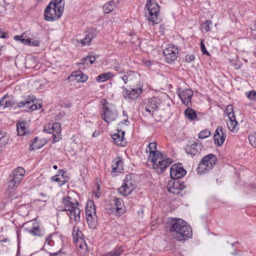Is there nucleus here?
<instances>
[{
	"mask_svg": "<svg viewBox=\"0 0 256 256\" xmlns=\"http://www.w3.org/2000/svg\"><path fill=\"white\" fill-rule=\"evenodd\" d=\"M248 140L252 146L256 148V133L252 134L249 135Z\"/></svg>",
	"mask_w": 256,
	"mask_h": 256,
	"instance_id": "obj_44",
	"label": "nucleus"
},
{
	"mask_svg": "<svg viewBox=\"0 0 256 256\" xmlns=\"http://www.w3.org/2000/svg\"><path fill=\"white\" fill-rule=\"evenodd\" d=\"M118 132L112 135V138L116 144L120 146H124V131L121 130H118Z\"/></svg>",
	"mask_w": 256,
	"mask_h": 256,
	"instance_id": "obj_19",
	"label": "nucleus"
},
{
	"mask_svg": "<svg viewBox=\"0 0 256 256\" xmlns=\"http://www.w3.org/2000/svg\"><path fill=\"white\" fill-rule=\"evenodd\" d=\"M130 121L128 120V118H126L125 120H122L120 123H118V127L120 128V126L121 124H124L126 125H128L130 124Z\"/></svg>",
	"mask_w": 256,
	"mask_h": 256,
	"instance_id": "obj_55",
	"label": "nucleus"
},
{
	"mask_svg": "<svg viewBox=\"0 0 256 256\" xmlns=\"http://www.w3.org/2000/svg\"><path fill=\"white\" fill-rule=\"evenodd\" d=\"M113 76L112 73L108 72L100 74L98 76L96 79L98 82H103Z\"/></svg>",
	"mask_w": 256,
	"mask_h": 256,
	"instance_id": "obj_33",
	"label": "nucleus"
},
{
	"mask_svg": "<svg viewBox=\"0 0 256 256\" xmlns=\"http://www.w3.org/2000/svg\"><path fill=\"white\" fill-rule=\"evenodd\" d=\"M5 107H10L14 106L16 104L19 108H28V112L33 111L37 109H39L42 107L40 104H37V100L35 97L28 96L22 101L18 102H16L13 100H6Z\"/></svg>",
	"mask_w": 256,
	"mask_h": 256,
	"instance_id": "obj_3",
	"label": "nucleus"
},
{
	"mask_svg": "<svg viewBox=\"0 0 256 256\" xmlns=\"http://www.w3.org/2000/svg\"><path fill=\"white\" fill-rule=\"evenodd\" d=\"M151 110L152 109L150 108L148 106V105H146V106L145 108L146 111L149 112L151 114L152 116H153L154 110Z\"/></svg>",
	"mask_w": 256,
	"mask_h": 256,
	"instance_id": "obj_56",
	"label": "nucleus"
},
{
	"mask_svg": "<svg viewBox=\"0 0 256 256\" xmlns=\"http://www.w3.org/2000/svg\"><path fill=\"white\" fill-rule=\"evenodd\" d=\"M63 12L60 9H57L48 4L45 8L44 18L47 21H54L58 20L62 16Z\"/></svg>",
	"mask_w": 256,
	"mask_h": 256,
	"instance_id": "obj_10",
	"label": "nucleus"
},
{
	"mask_svg": "<svg viewBox=\"0 0 256 256\" xmlns=\"http://www.w3.org/2000/svg\"><path fill=\"white\" fill-rule=\"evenodd\" d=\"M231 254L234 256L238 254V250H234V252H231Z\"/></svg>",
	"mask_w": 256,
	"mask_h": 256,
	"instance_id": "obj_63",
	"label": "nucleus"
},
{
	"mask_svg": "<svg viewBox=\"0 0 256 256\" xmlns=\"http://www.w3.org/2000/svg\"><path fill=\"white\" fill-rule=\"evenodd\" d=\"M49 4H52V6L55 7V8L60 9L62 12H64V0H52Z\"/></svg>",
	"mask_w": 256,
	"mask_h": 256,
	"instance_id": "obj_27",
	"label": "nucleus"
},
{
	"mask_svg": "<svg viewBox=\"0 0 256 256\" xmlns=\"http://www.w3.org/2000/svg\"><path fill=\"white\" fill-rule=\"evenodd\" d=\"M6 35V33L3 32L0 30V38H6L8 37Z\"/></svg>",
	"mask_w": 256,
	"mask_h": 256,
	"instance_id": "obj_59",
	"label": "nucleus"
},
{
	"mask_svg": "<svg viewBox=\"0 0 256 256\" xmlns=\"http://www.w3.org/2000/svg\"><path fill=\"white\" fill-rule=\"evenodd\" d=\"M142 92V89L141 88L132 89V90H130V99L134 100L137 98Z\"/></svg>",
	"mask_w": 256,
	"mask_h": 256,
	"instance_id": "obj_36",
	"label": "nucleus"
},
{
	"mask_svg": "<svg viewBox=\"0 0 256 256\" xmlns=\"http://www.w3.org/2000/svg\"><path fill=\"white\" fill-rule=\"evenodd\" d=\"M185 115L190 120H193L197 118V115L194 110L192 108H188L185 110Z\"/></svg>",
	"mask_w": 256,
	"mask_h": 256,
	"instance_id": "obj_31",
	"label": "nucleus"
},
{
	"mask_svg": "<svg viewBox=\"0 0 256 256\" xmlns=\"http://www.w3.org/2000/svg\"><path fill=\"white\" fill-rule=\"evenodd\" d=\"M25 174L24 169L21 166L15 168L9 177L8 190H15L20 184Z\"/></svg>",
	"mask_w": 256,
	"mask_h": 256,
	"instance_id": "obj_5",
	"label": "nucleus"
},
{
	"mask_svg": "<svg viewBox=\"0 0 256 256\" xmlns=\"http://www.w3.org/2000/svg\"><path fill=\"white\" fill-rule=\"evenodd\" d=\"M38 140V138L36 137L32 140V143L30 144L29 147L30 150H38L42 146V144H37Z\"/></svg>",
	"mask_w": 256,
	"mask_h": 256,
	"instance_id": "obj_39",
	"label": "nucleus"
},
{
	"mask_svg": "<svg viewBox=\"0 0 256 256\" xmlns=\"http://www.w3.org/2000/svg\"><path fill=\"white\" fill-rule=\"evenodd\" d=\"M81 232L79 231L78 227L74 226L73 228V231L72 234L74 236V238L75 240L78 239L80 238V235L82 234Z\"/></svg>",
	"mask_w": 256,
	"mask_h": 256,
	"instance_id": "obj_43",
	"label": "nucleus"
},
{
	"mask_svg": "<svg viewBox=\"0 0 256 256\" xmlns=\"http://www.w3.org/2000/svg\"><path fill=\"white\" fill-rule=\"evenodd\" d=\"M225 112L227 114L229 118H234V113L233 112V107L231 105L228 106L225 110Z\"/></svg>",
	"mask_w": 256,
	"mask_h": 256,
	"instance_id": "obj_41",
	"label": "nucleus"
},
{
	"mask_svg": "<svg viewBox=\"0 0 256 256\" xmlns=\"http://www.w3.org/2000/svg\"><path fill=\"white\" fill-rule=\"evenodd\" d=\"M212 22L210 20H207L205 22L206 28L205 30L206 32H209L210 30V25L212 24Z\"/></svg>",
	"mask_w": 256,
	"mask_h": 256,
	"instance_id": "obj_54",
	"label": "nucleus"
},
{
	"mask_svg": "<svg viewBox=\"0 0 256 256\" xmlns=\"http://www.w3.org/2000/svg\"><path fill=\"white\" fill-rule=\"evenodd\" d=\"M132 72H128L124 76L121 77L124 84H126L129 80L130 79V74H132Z\"/></svg>",
	"mask_w": 256,
	"mask_h": 256,
	"instance_id": "obj_48",
	"label": "nucleus"
},
{
	"mask_svg": "<svg viewBox=\"0 0 256 256\" xmlns=\"http://www.w3.org/2000/svg\"><path fill=\"white\" fill-rule=\"evenodd\" d=\"M102 118L108 124L115 120L118 116L116 109L112 106H109L106 102L103 104L102 112L101 114Z\"/></svg>",
	"mask_w": 256,
	"mask_h": 256,
	"instance_id": "obj_7",
	"label": "nucleus"
},
{
	"mask_svg": "<svg viewBox=\"0 0 256 256\" xmlns=\"http://www.w3.org/2000/svg\"><path fill=\"white\" fill-rule=\"evenodd\" d=\"M200 49L203 55L210 56L209 52L207 51L203 40H201L200 43Z\"/></svg>",
	"mask_w": 256,
	"mask_h": 256,
	"instance_id": "obj_46",
	"label": "nucleus"
},
{
	"mask_svg": "<svg viewBox=\"0 0 256 256\" xmlns=\"http://www.w3.org/2000/svg\"><path fill=\"white\" fill-rule=\"evenodd\" d=\"M122 95H123L124 98L126 100L130 99V90H128L124 87H122Z\"/></svg>",
	"mask_w": 256,
	"mask_h": 256,
	"instance_id": "obj_47",
	"label": "nucleus"
},
{
	"mask_svg": "<svg viewBox=\"0 0 256 256\" xmlns=\"http://www.w3.org/2000/svg\"><path fill=\"white\" fill-rule=\"evenodd\" d=\"M96 58L92 56H88L86 58H84L81 60L78 64L80 65V68H84L86 66H88V62L92 64L95 61Z\"/></svg>",
	"mask_w": 256,
	"mask_h": 256,
	"instance_id": "obj_21",
	"label": "nucleus"
},
{
	"mask_svg": "<svg viewBox=\"0 0 256 256\" xmlns=\"http://www.w3.org/2000/svg\"><path fill=\"white\" fill-rule=\"evenodd\" d=\"M168 188L170 192L174 194L183 196L185 192L183 190L186 188L184 182L180 179H172L168 183Z\"/></svg>",
	"mask_w": 256,
	"mask_h": 256,
	"instance_id": "obj_9",
	"label": "nucleus"
},
{
	"mask_svg": "<svg viewBox=\"0 0 256 256\" xmlns=\"http://www.w3.org/2000/svg\"><path fill=\"white\" fill-rule=\"evenodd\" d=\"M230 122L227 123L228 127L229 130L232 132H236L238 130L237 126L238 122L236 121L235 117L232 118H229Z\"/></svg>",
	"mask_w": 256,
	"mask_h": 256,
	"instance_id": "obj_28",
	"label": "nucleus"
},
{
	"mask_svg": "<svg viewBox=\"0 0 256 256\" xmlns=\"http://www.w3.org/2000/svg\"><path fill=\"white\" fill-rule=\"evenodd\" d=\"M57 236L58 234L56 232L50 234L47 236L46 238L44 244H48L50 246H53L54 244V242L53 239L54 238V237Z\"/></svg>",
	"mask_w": 256,
	"mask_h": 256,
	"instance_id": "obj_32",
	"label": "nucleus"
},
{
	"mask_svg": "<svg viewBox=\"0 0 256 256\" xmlns=\"http://www.w3.org/2000/svg\"><path fill=\"white\" fill-rule=\"evenodd\" d=\"M178 52V49L174 46L168 47L163 51L166 61L168 63H171L176 60Z\"/></svg>",
	"mask_w": 256,
	"mask_h": 256,
	"instance_id": "obj_14",
	"label": "nucleus"
},
{
	"mask_svg": "<svg viewBox=\"0 0 256 256\" xmlns=\"http://www.w3.org/2000/svg\"><path fill=\"white\" fill-rule=\"evenodd\" d=\"M52 180L54 182H61V180L58 178H57L56 176H52Z\"/></svg>",
	"mask_w": 256,
	"mask_h": 256,
	"instance_id": "obj_61",
	"label": "nucleus"
},
{
	"mask_svg": "<svg viewBox=\"0 0 256 256\" xmlns=\"http://www.w3.org/2000/svg\"><path fill=\"white\" fill-rule=\"evenodd\" d=\"M44 130L48 133L60 134L61 132L60 124L59 123H54L51 128L48 130L44 128Z\"/></svg>",
	"mask_w": 256,
	"mask_h": 256,
	"instance_id": "obj_29",
	"label": "nucleus"
},
{
	"mask_svg": "<svg viewBox=\"0 0 256 256\" xmlns=\"http://www.w3.org/2000/svg\"><path fill=\"white\" fill-rule=\"evenodd\" d=\"M72 76L76 77V80L78 82H86L88 78V76L80 70L73 72Z\"/></svg>",
	"mask_w": 256,
	"mask_h": 256,
	"instance_id": "obj_23",
	"label": "nucleus"
},
{
	"mask_svg": "<svg viewBox=\"0 0 256 256\" xmlns=\"http://www.w3.org/2000/svg\"><path fill=\"white\" fill-rule=\"evenodd\" d=\"M216 156L214 154H209L204 156L200 162L198 166V174H204L211 170L216 164Z\"/></svg>",
	"mask_w": 256,
	"mask_h": 256,
	"instance_id": "obj_6",
	"label": "nucleus"
},
{
	"mask_svg": "<svg viewBox=\"0 0 256 256\" xmlns=\"http://www.w3.org/2000/svg\"><path fill=\"white\" fill-rule=\"evenodd\" d=\"M110 202H112V204H113L114 206L122 209V206H124V203L122 200L120 198L114 197L113 199L110 200Z\"/></svg>",
	"mask_w": 256,
	"mask_h": 256,
	"instance_id": "obj_37",
	"label": "nucleus"
},
{
	"mask_svg": "<svg viewBox=\"0 0 256 256\" xmlns=\"http://www.w3.org/2000/svg\"><path fill=\"white\" fill-rule=\"evenodd\" d=\"M74 241L76 242V245L79 249L83 250L84 251V252H87L88 247L84 240L81 238H80L75 240Z\"/></svg>",
	"mask_w": 256,
	"mask_h": 256,
	"instance_id": "obj_26",
	"label": "nucleus"
},
{
	"mask_svg": "<svg viewBox=\"0 0 256 256\" xmlns=\"http://www.w3.org/2000/svg\"><path fill=\"white\" fill-rule=\"evenodd\" d=\"M52 138L54 142H56L60 140V134L56 133H52Z\"/></svg>",
	"mask_w": 256,
	"mask_h": 256,
	"instance_id": "obj_53",
	"label": "nucleus"
},
{
	"mask_svg": "<svg viewBox=\"0 0 256 256\" xmlns=\"http://www.w3.org/2000/svg\"><path fill=\"white\" fill-rule=\"evenodd\" d=\"M62 205L58 206L57 210L60 212H68V214L70 220L72 221V219H74L76 224L78 223L80 220V210L78 208V201L73 202L70 196H66L62 198Z\"/></svg>",
	"mask_w": 256,
	"mask_h": 256,
	"instance_id": "obj_2",
	"label": "nucleus"
},
{
	"mask_svg": "<svg viewBox=\"0 0 256 256\" xmlns=\"http://www.w3.org/2000/svg\"><path fill=\"white\" fill-rule=\"evenodd\" d=\"M122 170V160L118 158L115 160L114 164L112 166V172H120Z\"/></svg>",
	"mask_w": 256,
	"mask_h": 256,
	"instance_id": "obj_25",
	"label": "nucleus"
},
{
	"mask_svg": "<svg viewBox=\"0 0 256 256\" xmlns=\"http://www.w3.org/2000/svg\"><path fill=\"white\" fill-rule=\"evenodd\" d=\"M193 95V92L190 89H186L182 90L179 96L184 105L188 106L191 104V99Z\"/></svg>",
	"mask_w": 256,
	"mask_h": 256,
	"instance_id": "obj_17",
	"label": "nucleus"
},
{
	"mask_svg": "<svg viewBox=\"0 0 256 256\" xmlns=\"http://www.w3.org/2000/svg\"><path fill=\"white\" fill-rule=\"evenodd\" d=\"M6 96H4L2 98V100H0V106H5L6 98Z\"/></svg>",
	"mask_w": 256,
	"mask_h": 256,
	"instance_id": "obj_57",
	"label": "nucleus"
},
{
	"mask_svg": "<svg viewBox=\"0 0 256 256\" xmlns=\"http://www.w3.org/2000/svg\"><path fill=\"white\" fill-rule=\"evenodd\" d=\"M160 104V100L157 97H154L148 101L147 105L152 110H156Z\"/></svg>",
	"mask_w": 256,
	"mask_h": 256,
	"instance_id": "obj_24",
	"label": "nucleus"
},
{
	"mask_svg": "<svg viewBox=\"0 0 256 256\" xmlns=\"http://www.w3.org/2000/svg\"><path fill=\"white\" fill-rule=\"evenodd\" d=\"M28 232L34 236H42L44 235V232L39 228L38 226H33L32 229Z\"/></svg>",
	"mask_w": 256,
	"mask_h": 256,
	"instance_id": "obj_30",
	"label": "nucleus"
},
{
	"mask_svg": "<svg viewBox=\"0 0 256 256\" xmlns=\"http://www.w3.org/2000/svg\"><path fill=\"white\" fill-rule=\"evenodd\" d=\"M0 147L6 146L8 141L9 137L6 134L0 132Z\"/></svg>",
	"mask_w": 256,
	"mask_h": 256,
	"instance_id": "obj_38",
	"label": "nucleus"
},
{
	"mask_svg": "<svg viewBox=\"0 0 256 256\" xmlns=\"http://www.w3.org/2000/svg\"><path fill=\"white\" fill-rule=\"evenodd\" d=\"M122 252V250H116L112 251L106 253L104 256H120Z\"/></svg>",
	"mask_w": 256,
	"mask_h": 256,
	"instance_id": "obj_45",
	"label": "nucleus"
},
{
	"mask_svg": "<svg viewBox=\"0 0 256 256\" xmlns=\"http://www.w3.org/2000/svg\"><path fill=\"white\" fill-rule=\"evenodd\" d=\"M170 232H174V238L178 240H186L192 236V229L188 223L180 218H172L170 228Z\"/></svg>",
	"mask_w": 256,
	"mask_h": 256,
	"instance_id": "obj_1",
	"label": "nucleus"
},
{
	"mask_svg": "<svg viewBox=\"0 0 256 256\" xmlns=\"http://www.w3.org/2000/svg\"><path fill=\"white\" fill-rule=\"evenodd\" d=\"M134 189V186L132 182L130 180H125L118 190L120 194L126 196L130 194Z\"/></svg>",
	"mask_w": 256,
	"mask_h": 256,
	"instance_id": "obj_15",
	"label": "nucleus"
},
{
	"mask_svg": "<svg viewBox=\"0 0 256 256\" xmlns=\"http://www.w3.org/2000/svg\"><path fill=\"white\" fill-rule=\"evenodd\" d=\"M202 147L201 144L195 142L192 144L187 145L185 148V151L187 154L193 157L201 151Z\"/></svg>",
	"mask_w": 256,
	"mask_h": 256,
	"instance_id": "obj_16",
	"label": "nucleus"
},
{
	"mask_svg": "<svg viewBox=\"0 0 256 256\" xmlns=\"http://www.w3.org/2000/svg\"><path fill=\"white\" fill-rule=\"evenodd\" d=\"M172 162V160L170 158L164 160L163 155L162 154V156L160 159H158V160L156 162L157 166H155L152 165V167L154 169L160 168V172H162L169 165L171 164Z\"/></svg>",
	"mask_w": 256,
	"mask_h": 256,
	"instance_id": "obj_18",
	"label": "nucleus"
},
{
	"mask_svg": "<svg viewBox=\"0 0 256 256\" xmlns=\"http://www.w3.org/2000/svg\"><path fill=\"white\" fill-rule=\"evenodd\" d=\"M146 7L148 12L146 13V16L148 17V22H152L153 24L160 22L161 20L159 17L160 6L154 0H148Z\"/></svg>",
	"mask_w": 256,
	"mask_h": 256,
	"instance_id": "obj_4",
	"label": "nucleus"
},
{
	"mask_svg": "<svg viewBox=\"0 0 256 256\" xmlns=\"http://www.w3.org/2000/svg\"><path fill=\"white\" fill-rule=\"evenodd\" d=\"M91 41L90 38L86 36L84 38L81 40L80 43L83 45L89 44Z\"/></svg>",
	"mask_w": 256,
	"mask_h": 256,
	"instance_id": "obj_50",
	"label": "nucleus"
},
{
	"mask_svg": "<svg viewBox=\"0 0 256 256\" xmlns=\"http://www.w3.org/2000/svg\"><path fill=\"white\" fill-rule=\"evenodd\" d=\"M118 0H112L103 6L104 12L105 14H108L114 10L116 7V4Z\"/></svg>",
	"mask_w": 256,
	"mask_h": 256,
	"instance_id": "obj_22",
	"label": "nucleus"
},
{
	"mask_svg": "<svg viewBox=\"0 0 256 256\" xmlns=\"http://www.w3.org/2000/svg\"><path fill=\"white\" fill-rule=\"evenodd\" d=\"M114 70L116 71H119L120 72H121L122 71V69L120 68V65L114 66Z\"/></svg>",
	"mask_w": 256,
	"mask_h": 256,
	"instance_id": "obj_62",
	"label": "nucleus"
},
{
	"mask_svg": "<svg viewBox=\"0 0 256 256\" xmlns=\"http://www.w3.org/2000/svg\"><path fill=\"white\" fill-rule=\"evenodd\" d=\"M22 43L28 46H39L40 42V40H32L30 38H28L26 39H22Z\"/></svg>",
	"mask_w": 256,
	"mask_h": 256,
	"instance_id": "obj_35",
	"label": "nucleus"
},
{
	"mask_svg": "<svg viewBox=\"0 0 256 256\" xmlns=\"http://www.w3.org/2000/svg\"><path fill=\"white\" fill-rule=\"evenodd\" d=\"M226 138V132L223 130L222 126H218L215 130L214 140L216 144L221 146Z\"/></svg>",
	"mask_w": 256,
	"mask_h": 256,
	"instance_id": "obj_13",
	"label": "nucleus"
},
{
	"mask_svg": "<svg viewBox=\"0 0 256 256\" xmlns=\"http://www.w3.org/2000/svg\"><path fill=\"white\" fill-rule=\"evenodd\" d=\"M26 36H24V33L20 36H14V38L16 40H20L22 42V39H26Z\"/></svg>",
	"mask_w": 256,
	"mask_h": 256,
	"instance_id": "obj_52",
	"label": "nucleus"
},
{
	"mask_svg": "<svg viewBox=\"0 0 256 256\" xmlns=\"http://www.w3.org/2000/svg\"><path fill=\"white\" fill-rule=\"evenodd\" d=\"M195 57L193 54H187L185 56V61L187 62H190L194 59Z\"/></svg>",
	"mask_w": 256,
	"mask_h": 256,
	"instance_id": "obj_51",
	"label": "nucleus"
},
{
	"mask_svg": "<svg viewBox=\"0 0 256 256\" xmlns=\"http://www.w3.org/2000/svg\"><path fill=\"white\" fill-rule=\"evenodd\" d=\"M186 171L180 163L173 164L170 169V176L172 179H180L184 176Z\"/></svg>",
	"mask_w": 256,
	"mask_h": 256,
	"instance_id": "obj_12",
	"label": "nucleus"
},
{
	"mask_svg": "<svg viewBox=\"0 0 256 256\" xmlns=\"http://www.w3.org/2000/svg\"><path fill=\"white\" fill-rule=\"evenodd\" d=\"M97 36V32L94 28H89L86 34V36L90 38L91 40L95 38Z\"/></svg>",
	"mask_w": 256,
	"mask_h": 256,
	"instance_id": "obj_40",
	"label": "nucleus"
},
{
	"mask_svg": "<svg viewBox=\"0 0 256 256\" xmlns=\"http://www.w3.org/2000/svg\"><path fill=\"white\" fill-rule=\"evenodd\" d=\"M110 204H108L106 208V210L107 211V212L110 214H114L117 216H120L124 213V210L122 209L119 208L118 207L114 206L113 204H112V202H110Z\"/></svg>",
	"mask_w": 256,
	"mask_h": 256,
	"instance_id": "obj_20",
	"label": "nucleus"
},
{
	"mask_svg": "<svg viewBox=\"0 0 256 256\" xmlns=\"http://www.w3.org/2000/svg\"><path fill=\"white\" fill-rule=\"evenodd\" d=\"M256 95V92L254 90H251L248 93L247 97L251 100H254L255 98Z\"/></svg>",
	"mask_w": 256,
	"mask_h": 256,
	"instance_id": "obj_49",
	"label": "nucleus"
},
{
	"mask_svg": "<svg viewBox=\"0 0 256 256\" xmlns=\"http://www.w3.org/2000/svg\"><path fill=\"white\" fill-rule=\"evenodd\" d=\"M156 146L157 144L156 142H150L148 144V150H146V152L148 151L150 152L148 160L155 166H157L156 162L162 156V153L156 150Z\"/></svg>",
	"mask_w": 256,
	"mask_h": 256,
	"instance_id": "obj_11",
	"label": "nucleus"
},
{
	"mask_svg": "<svg viewBox=\"0 0 256 256\" xmlns=\"http://www.w3.org/2000/svg\"><path fill=\"white\" fill-rule=\"evenodd\" d=\"M145 64H146V66H150V65L152 64V62L150 60H148L146 62Z\"/></svg>",
	"mask_w": 256,
	"mask_h": 256,
	"instance_id": "obj_64",
	"label": "nucleus"
},
{
	"mask_svg": "<svg viewBox=\"0 0 256 256\" xmlns=\"http://www.w3.org/2000/svg\"><path fill=\"white\" fill-rule=\"evenodd\" d=\"M62 252V250H60L58 252H56L54 253H50V256H57L58 255L60 254Z\"/></svg>",
	"mask_w": 256,
	"mask_h": 256,
	"instance_id": "obj_60",
	"label": "nucleus"
},
{
	"mask_svg": "<svg viewBox=\"0 0 256 256\" xmlns=\"http://www.w3.org/2000/svg\"><path fill=\"white\" fill-rule=\"evenodd\" d=\"M86 215L87 222L90 228L94 229L97 225V218L96 216V210L94 202L90 201L86 209Z\"/></svg>",
	"mask_w": 256,
	"mask_h": 256,
	"instance_id": "obj_8",
	"label": "nucleus"
},
{
	"mask_svg": "<svg viewBox=\"0 0 256 256\" xmlns=\"http://www.w3.org/2000/svg\"><path fill=\"white\" fill-rule=\"evenodd\" d=\"M250 33L256 36V24L253 28H250Z\"/></svg>",
	"mask_w": 256,
	"mask_h": 256,
	"instance_id": "obj_58",
	"label": "nucleus"
},
{
	"mask_svg": "<svg viewBox=\"0 0 256 256\" xmlns=\"http://www.w3.org/2000/svg\"><path fill=\"white\" fill-rule=\"evenodd\" d=\"M210 135V132L208 130H204L201 131L198 135V138L200 139H204L208 137Z\"/></svg>",
	"mask_w": 256,
	"mask_h": 256,
	"instance_id": "obj_42",
	"label": "nucleus"
},
{
	"mask_svg": "<svg viewBox=\"0 0 256 256\" xmlns=\"http://www.w3.org/2000/svg\"><path fill=\"white\" fill-rule=\"evenodd\" d=\"M26 122H22L17 124L18 134L19 136H23L26 134Z\"/></svg>",
	"mask_w": 256,
	"mask_h": 256,
	"instance_id": "obj_34",
	"label": "nucleus"
}]
</instances>
